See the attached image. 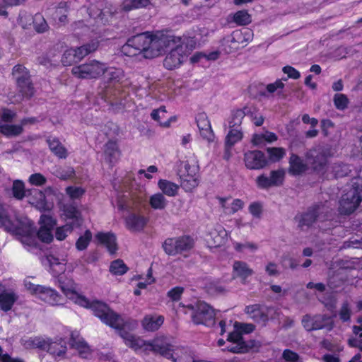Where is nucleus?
Returning <instances> with one entry per match:
<instances>
[{
    "mask_svg": "<svg viewBox=\"0 0 362 362\" xmlns=\"http://www.w3.org/2000/svg\"><path fill=\"white\" fill-rule=\"evenodd\" d=\"M206 290L211 295L218 294L225 291V287L217 281H211L206 286Z\"/></svg>",
    "mask_w": 362,
    "mask_h": 362,
    "instance_id": "59",
    "label": "nucleus"
},
{
    "mask_svg": "<svg viewBox=\"0 0 362 362\" xmlns=\"http://www.w3.org/2000/svg\"><path fill=\"white\" fill-rule=\"evenodd\" d=\"M47 143L50 150L59 158H64L67 156L66 148L61 144L59 141L55 138H49Z\"/></svg>",
    "mask_w": 362,
    "mask_h": 362,
    "instance_id": "42",
    "label": "nucleus"
},
{
    "mask_svg": "<svg viewBox=\"0 0 362 362\" xmlns=\"http://www.w3.org/2000/svg\"><path fill=\"white\" fill-rule=\"evenodd\" d=\"M62 216L65 220H70L71 223H69L74 227L81 224V213L72 204H66L63 206Z\"/></svg>",
    "mask_w": 362,
    "mask_h": 362,
    "instance_id": "28",
    "label": "nucleus"
},
{
    "mask_svg": "<svg viewBox=\"0 0 362 362\" xmlns=\"http://www.w3.org/2000/svg\"><path fill=\"white\" fill-rule=\"evenodd\" d=\"M74 226L71 224L66 223L63 226L57 228L55 232V237L58 240H64L69 233H71Z\"/></svg>",
    "mask_w": 362,
    "mask_h": 362,
    "instance_id": "53",
    "label": "nucleus"
},
{
    "mask_svg": "<svg viewBox=\"0 0 362 362\" xmlns=\"http://www.w3.org/2000/svg\"><path fill=\"white\" fill-rule=\"evenodd\" d=\"M92 233L89 230H86L76 240V249L80 251L86 250L92 240Z\"/></svg>",
    "mask_w": 362,
    "mask_h": 362,
    "instance_id": "47",
    "label": "nucleus"
},
{
    "mask_svg": "<svg viewBox=\"0 0 362 362\" xmlns=\"http://www.w3.org/2000/svg\"><path fill=\"white\" fill-rule=\"evenodd\" d=\"M164 251L169 255L179 254L178 244L176 238H168L163 244Z\"/></svg>",
    "mask_w": 362,
    "mask_h": 362,
    "instance_id": "49",
    "label": "nucleus"
},
{
    "mask_svg": "<svg viewBox=\"0 0 362 362\" xmlns=\"http://www.w3.org/2000/svg\"><path fill=\"white\" fill-rule=\"evenodd\" d=\"M148 4L149 0H124L121 8L107 5L103 8H100L94 6L90 8L89 16L97 21L105 24L113 18H118L122 11H129L132 9L145 7Z\"/></svg>",
    "mask_w": 362,
    "mask_h": 362,
    "instance_id": "4",
    "label": "nucleus"
},
{
    "mask_svg": "<svg viewBox=\"0 0 362 362\" xmlns=\"http://www.w3.org/2000/svg\"><path fill=\"white\" fill-rule=\"evenodd\" d=\"M334 103L337 109L344 110L347 107L349 100L345 95L337 93L334 97Z\"/></svg>",
    "mask_w": 362,
    "mask_h": 362,
    "instance_id": "63",
    "label": "nucleus"
},
{
    "mask_svg": "<svg viewBox=\"0 0 362 362\" xmlns=\"http://www.w3.org/2000/svg\"><path fill=\"white\" fill-rule=\"evenodd\" d=\"M164 317L161 315H147L142 322V325L146 330H157L163 323Z\"/></svg>",
    "mask_w": 362,
    "mask_h": 362,
    "instance_id": "35",
    "label": "nucleus"
},
{
    "mask_svg": "<svg viewBox=\"0 0 362 362\" xmlns=\"http://www.w3.org/2000/svg\"><path fill=\"white\" fill-rule=\"evenodd\" d=\"M333 153L328 147L318 146L308 153L307 160L315 170L320 172L325 166L327 158Z\"/></svg>",
    "mask_w": 362,
    "mask_h": 362,
    "instance_id": "13",
    "label": "nucleus"
},
{
    "mask_svg": "<svg viewBox=\"0 0 362 362\" xmlns=\"http://www.w3.org/2000/svg\"><path fill=\"white\" fill-rule=\"evenodd\" d=\"M255 182L257 187L260 189H269L272 187H274L269 176H267L265 174H262L257 177Z\"/></svg>",
    "mask_w": 362,
    "mask_h": 362,
    "instance_id": "58",
    "label": "nucleus"
},
{
    "mask_svg": "<svg viewBox=\"0 0 362 362\" xmlns=\"http://www.w3.org/2000/svg\"><path fill=\"white\" fill-rule=\"evenodd\" d=\"M13 197L18 199H21L25 196L24 183L21 180H15L12 187Z\"/></svg>",
    "mask_w": 362,
    "mask_h": 362,
    "instance_id": "55",
    "label": "nucleus"
},
{
    "mask_svg": "<svg viewBox=\"0 0 362 362\" xmlns=\"http://www.w3.org/2000/svg\"><path fill=\"white\" fill-rule=\"evenodd\" d=\"M66 192L71 199H80L84 194L85 190L82 187L71 186L66 189Z\"/></svg>",
    "mask_w": 362,
    "mask_h": 362,
    "instance_id": "60",
    "label": "nucleus"
},
{
    "mask_svg": "<svg viewBox=\"0 0 362 362\" xmlns=\"http://www.w3.org/2000/svg\"><path fill=\"white\" fill-rule=\"evenodd\" d=\"M325 206H317L312 211L303 214L299 221L301 227L309 226L315 221H324L325 220Z\"/></svg>",
    "mask_w": 362,
    "mask_h": 362,
    "instance_id": "25",
    "label": "nucleus"
},
{
    "mask_svg": "<svg viewBox=\"0 0 362 362\" xmlns=\"http://www.w3.org/2000/svg\"><path fill=\"white\" fill-rule=\"evenodd\" d=\"M48 260L49 262L52 270L55 274L62 273L65 271V264L64 262H60L58 258H56L54 256H50L48 258Z\"/></svg>",
    "mask_w": 362,
    "mask_h": 362,
    "instance_id": "57",
    "label": "nucleus"
},
{
    "mask_svg": "<svg viewBox=\"0 0 362 362\" xmlns=\"http://www.w3.org/2000/svg\"><path fill=\"white\" fill-rule=\"evenodd\" d=\"M249 211L255 218H260L262 216L263 206L260 202H255L250 204Z\"/></svg>",
    "mask_w": 362,
    "mask_h": 362,
    "instance_id": "64",
    "label": "nucleus"
},
{
    "mask_svg": "<svg viewBox=\"0 0 362 362\" xmlns=\"http://www.w3.org/2000/svg\"><path fill=\"white\" fill-rule=\"evenodd\" d=\"M268 162L276 163L282 159L286 155V150L281 147H269L267 148Z\"/></svg>",
    "mask_w": 362,
    "mask_h": 362,
    "instance_id": "45",
    "label": "nucleus"
},
{
    "mask_svg": "<svg viewBox=\"0 0 362 362\" xmlns=\"http://www.w3.org/2000/svg\"><path fill=\"white\" fill-rule=\"evenodd\" d=\"M228 238L226 230L221 225L211 228L206 236V242L209 247H218L224 245Z\"/></svg>",
    "mask_w": 362,
    "mask_h": 362,
    "instance_id": "18",
    "label": "nucleus"
},
{
    "mask_svg": "<svg viewBox=\"0 0 362 362\" xmlns=\"http://www.w3.org/2000/svg\"><path fill=\"white\" fill-rule=\"evenodd\" d=\"M180 179V186L185 192H192L199 185V173L178 174Z\"/></svg>",
    "mask_w": 362,
    "mask_h": 362,
    "instance_id": "31",
    "label": "nucleus"
},
{
    "mask_svg": "<svg viewBox=\"0 0 362 362\" xmlns=\"http://www.w3.org/2000/svg\"><path fill=\"white\" fill-rule=\"evenodd\" d=\"M158 187L162 192V194L168 197H175L177 195L179 185L167 180L160 179L158 182Z\"/></svg>",
    "mask_w": 362,
    "mask_h": 362,
    "instance_id": "39",
    "label": "nucleus"
},
{
    "mask_svg": "<svg viewBox=\"0 0 362 362\" xmlns=\"http://www.w3.org/2000/svg\"><path fill=\"white\" fill-rule=\"evenodd\" d=\"M219 201L220 204L224 209V211L229 214H233L238 212L245 206L244 202L240 199L230 200V199L221 198Z\"/></svg>",
    "mask_w": 362,
    "mask_h": 362,
    "instance_id": "32",
    "label": "nucleus"
},
{
    "mask_svg": "<svg viewBox=\"0 0 362 362\" xmlns=\"http://www.w3.org/2000/svg\"><path fill=\"white\" fill-rule=\"evenodd\" d=\"M29 202L34 205L40 211H50L53 207V203L45 199V194L39 189H33Z\"/></svg>",
    "mask_w": 362,
    "mask_h": 362,
    "instance_id": "23",
    "label": "nucleus"
},
{
    "mask_svg": "<svg viewBox=\"0 0 362 362\" xmlns=\"http://www.w3.org/2000/svg\"><path fill=\"white\" fill-rule=\"evenodd\" d=\"M129 270L128 267L122 259H117L110 263L109 271L112 275L122 276Z\"/></svg>",
    "mask_w": 362,
    "mask_h": 362,
    "instance_id": "43",
    "label": "nucleus"
},
{
    "mask_svg": "<svg viewBox=\"0 0 362 362\" xmlns=\"http://www.w3.org/2000/svg\"><path fill=\"white\" fill-rule=\"evenodd\" d=\"M59 283L60 289L68 299L81 307L91 309L103 322L115 329H120L119 335L125 344L135 351H152L173 362H206L198 359L192 350L173 344L166 337H157L148 341L135 337L124 330L123 320L120 316L112 311L105 303L98 300L90 301L82 295L78 285L73 279H60Z\"/></svg>",
    "mask_w": 362,
    "mask_h": 362,
    "instance_id": "1",
    "label": "nucleus"
},
{
    "mask_svg": "<svg viewBox=\"0 0 362 362\" xmlns=\"http://www.w3.org/2000/svg\"><path fill=\"white\" fill-rule=\"evenodd\" d=\"M18 22L23 28H28L33 23V16L25 11H21L19 13Z\"/></svg>",
    "mask_w": 362,
    "mask_h": 362,
    "instance_id": "52",
    "label": "nucleus"
},
{
    "mask_svg": "<svg viewBox=\"0 0 362 362\" xmlns=\"http://www.w3.org/2000/svg\"><path fill=\"white\" fill-rule=\"evenodd\" d=\"M120 151L115 141H108L104 147V158L110 164L115 163L119 158Z\"/></svg>",
    "mask_w": 362,
    "mask_h": 362,
    "instance_id": "29",
    "label": "nucleus"
},
{
    "mask_svg": "<svg viewBox=\"0 0 362 362\" xmlns=\"http://www.w3.org/2000/svg\"><path fill=\"white\" fill-rule=\"evenodd\" d=\"M148 223V218L141 213H131L125 218V226L132 232L142 231Z\"/></svg>",
    "mask_w": 362,
    "mask_h": 362,
    "instance_id": "19",
    "label": "nucleus"
},
{
    "mask_svg": "<svg viewBox=\"0 0 362 362\" xmlns=\"http://www.w3.org/2000/svg\"><path fill=\"white\" fill-rule=\"evenodd\" d=\"M144 202V197L141 193L126 192L118 195L117 206L118 209L122 211L136 210Z\"/></svg>",
    "mask_w": 362,
    "mask_h": 362,
    "instance_id": "16",
    "label": "nucleus"
},
{
    "mask_svg": "<svg viewBox=\"0 0 362 362\" xmlns=\"http://www.w3.org/2000/svg\"><path fill=\"white\" fill-rule=\"evenodd\" d=\"M244 115V112L242 110H236L233 111L231 115V119L229 122L230 127L232 128L240 126Z\"/></svg>",
    "mask_w": 362,
    "mask_h": 362,
    "instance_id": "61",
    "label": "nucleus"
},
{
    "mask_svg": "<svg viewBox=\"0 0 362 362\" xmlns=\"http://www.w3.org/2000/svg\"><path fill=\"white\" fill-rule=\"evenodd\" d=\"M167 113L165 107L161 106L160 107L153 110L151 113V118L158 122L160 126L163 127H170L172 122L176 121L175 117H170L166 120H163L165 118V115Z\"/></svg>",
    "mask_w": 362,
    "mask_h": 362,
    "instance_id": "33",
    "label": "nucleus"
},
{
    "mask_svg": "<svg viewBox=\"0 0 362 362\" xmlns=\"http://www.w3.org/2000/svg\"><path fill=\"white\" fill-rule=\"evenodd\" d=\"M286 172L284 169H278L270 172L269 177L274 187L280 186L283 184Z\"/></svg>",
    "mask_w": 362,
    "mask_h": 362,
    "instance_id": "51",
    "label": "nucleus"
},
{
    "mask_svg": "<svg viewBox=\"0 0 362 362\" xmlns=\"http://www.w3.org/2000/svg\"><path fill=\"white\" fill-rule=\"evenodd\" d=\"M277 136L268 131H264L263 132L256 133L252 136V143L255 146L263 145L265 143H272L277 140Z\"/></svg>",
    "mask_w": 362,
    "mask_h": 362,
    "instance_id": "37",
    "label": "nucleus"
},
{
    "mask_svg": "<svg viewBox=\"0 0 362 362\" xmlns=\"http://www.w3.org/2000/svg\"><path fill=\"white\" fill-rule=\"evenodd\" d=\"M234 248L235 250L240 252H255L258 249V246L257 244L254 243L246 242L245 243H234Z\"/></svg>",
    "mask_w": 362,
    "mask_h": 362,
    "instance_id": "56",
    "label": "nucleus"
},
{
    "mask_svg": "<svg viewBox=\"0 0 362 362\" xmlns=\"http://www.w3.org/2000/svg\"><path fill=\"white\" fill-rule=\"evenodd\" d=\"M354 332L356 336H358V339H349V344L351 346L358 347L362 351V325L354 326Z\"/></svg>",
    "mask_w": 362,
    "mask_h": 362,
    "instance_id": "54",
    "label": "nucleus"
},
{
    "mask_svg": "<svg viewBox=\"0 0 362 362\" xmlns=\"http://www.w3.org/2000/svg\"><path fill=\"white\" fill-rule=\"evenodd\" d=\"M103 74H105V78L110 83L119 82L124 76V72L122 69L115 67H107V66L106 70Z\"/></svg>",
    "mask_w": 362,
    "mask_h": 362,
    "instance_id": "40",
    "label": "nucleus"
},
{
    "mask_svg": "<svg viewBox=\"0 0 362 362\" xmlns=\"http://www.w3.org/2000/svg\"><path fill=\"white\" fill-rule=\"evenodd\" d=\"M106 70V64L98 60H91L87 63L73 67V75L79 78H98Z\"/></svg>",
    "mask_w": 362,
    "mask_h": 362,
    "instance_id": "11",
    "label": "nucleus"
},
{
    "mask_svg": "<svg viewBox=\"0 0 362 362\" xmlns=\"http://www.w3.org/2000/svg\"><path fill=\"white\" fill-rule=\"evenodd\" d=\"M304 328L308 331L326 329L327 331L333 328V319L324 315L315 316L305 315L302 320Z\"/></svg>",
    "mask_w": 362,
    "mask_h": 362,
    "instance_id": "14",
    "label": "nucleus"
},
{
    "mask_svg": "<svg viewBox=\"0 0 362 362\" xmlns=\"http://www.w3.org/2000/svg\"><path fill=\"white\" fill-rule=\"evenodd\" d=\"M253 270L249 265L242 261H235L233 264V277L240 279L243 283H245L246 279L252 276Z\"/></svg>",
    "mask_w": 362,
    "mask_h": 362,
    "instance_id": "27",
    "label": "nucleus"
},
{
    "mask_svg": "<svg viewBox=\"0 0 362 362\" xmlns=\"http://www.w3.org/2000/svg\"><path fill=\"white\" fill-rule=\"evenodd\" d=\"M22 132L21 125L0 122V132L6 136H16L21 134Z\"/></svg>",
    "mask_w": 362,
    "mask_h": 362,
    "instance_id": "41",
    "label": "nucleus"
},
{
    "mask_svg": "<svg viewBox=\"0 0 362 362\" xmlns=\"http://www.w3.org/2000/svg\"><path fill=\"white\" fill-rule=\"evenodd\" d=\"M176 239L177 244H178L179 253L189 250L194 245L193 240L189 236H182L176 238Z\"/></svg>",
    "mask_w": 362,
    "mask_h": 362,
    "instance_id": "50",
    "label": "nucleus"
},
{
    "mask_svg": "<svg viewBox=\"0 0 362 362\" xmlns=\"http://www.w3.org/2000/svg\"><path fill=\"white\" fill-rule=\"evenodd\" d=\"M18 298V296L13 290L0 285V308L2 310H11Z\"/></svg>",
    "mask_w": 362,
    "mask_h": 362,
    "instance_id": "21",
    "label": "nucleus"
},
{
    "mask_svg": "<svg viewBox=\"0 0 362 362\" xmlns=\"http://www.w3.org/2000/svg\"><path fill=\"white\" fill-rule=\"evenodd\" d=\"M33 26L35 30L37 33H44L48 30V25L43 17V16L40 13H36L33 16Z\"/></svg>",
    "mask_w": 362,
    "mask_h": 362,
    "instance_id": "48",
    "label": "nucleus"
},
{
    "mask_svg": "<svg viewBox=\"0 0 362 362\" xmlns=\"http://www.w3.org/2000/svg\"><path fill=\"white\" fill-rule=\"evenodd\" d=\"M177 174H196L199 173V164L194 155L186 157L185 160L180 161L177 166Z\"/></svg>",
    "mask_w": 362,
    "mask_h": 362,
    "instance_id": "24",
    "label": "nucleus"
},
{
    "mask_svg": "<svg viewBox=\"0 0 362 362\" xmlns=\"http://www.w3.org/2000/svg\"><path fill=\"white\" fill-rule=\"evenodd\" d=\"M233 21L238 25H248L251 22V16L245 10L238 11L233 14Z\"/></svg>",
    "mask_w": 362,
    "mask_h": 362,
    "instance_id": "46",
    "label": "nucleus"
},
{
    "mask_svg": "<svg viewBox=\"0 0 362 362\" xmlns=\"http://www.w3.org/2000/svg\"><path fill=\"white\" fill-rule=\"evenodd\" d=\"M195 47L196 40L194 37H180L179 42L168 47L170 51L163 61V66L170 70L179 67Z\"/></svg>",
    "mask_w": 362,
    "mask_h": 362,
    "instance_id": "5",
    "label": "nucleus"
},
{
    "mask_svg": "<svg viewBox=\"0 0 362 362\" xmlns=\"http://www.w3.org/2000/svg\"><path fill=\"white\" fill-rule=\"evenodd\" d=\"M95 238L98 243L104 245L111 254L117 250L116 237L112 233L99 232L95 235Z\"/></svg>",
    "mask_w": 362,
    "mask_h": 362,
    "instance_id": "26",
    "label": "nucleus"
},
{
    "mask_svg": "<svg viewBox=\"0 0 362 362\" xmlns=\"http://www.w3.org/2000/svg\"><path fill=\"white\" fill-rule=\"evenodd\" d=\"M99 46V40L98 39H93L89 42L77 47L76 49L71 48L67 49L66 55H75L76 59L81 60L90 53L95 52Z\"/></svg>",
    "mask_w": 362,
    "mask_h": 362,
    "instance_id": "20",
    "label": "nucleus"
},
{
    "mask_svg": "<svg viewBox=\"0 0 362 362\" xmlns=\"http://www.w3.org/2000/svg\"><path fill=\"white\" fill-rule=\"evenodd\" d=\"M13 76L23 95L30 97L33 94V90L27 69L22 65H16L13 69Z\"/></svg>",
    "mask_w": 362,
    "mask_h": 362,
    "instance_id": "15",
    "label": "nucleus"
},
{
    "mask_svg": "<svg viewBox=\"0 0 362 362\" xmlns=\"http://www.w3.org/2000/svg\"><path fill=\"white\" fill-rule=\"evenodd\" d=\"M71 346L76 349L80 356L83 358H88L92 355V351L87 344L80 337L78 332L70 333Z\"/></svg>",
    "mask_w": 362,
    "mask_h": 362,
    "instance_id": "22",
    "label": "nucleus"
},
{
    "mask_svg": "<svg viewBox=\"0 0 362 362\" xmlns=\"http://www.w3.org/2000/svg\"><path fill=\"white\" fill-rule=\"evenodd\" d=\"M252 37L253 33L248 28L235 30L230 35L223 39V45L229 47L228 49L226 48V51L230 52L238 49L240 45L244 47L252 40Z\"/></svg>",
    "mask_w": 362,
    "mask_h": 362,
    "instance_id": "12",
    "label": "nucleus"
},
{
    "mask_svg": "<svg viewBox=\"0 0 362 362\" xmlns=\"http://www.w3.org/2000/svg\"><path fill=\"white\" fill-rule=\"evenodd\" d=\"M245 166L250 170H261L268 165L265 154L259 150H250L244 153Z\"/></svg>",
    "mask_w": 362,
    "mask_h": 362,
    "instance_id": "17",
    "label": "nucleus"
},
{
    "mask_svg": "<svg viewBox=\"0 0 362 362\" xmlns=\"http://www.w3.org/2000/svg\"><path fill=\"white\" fill-rule=\"evenodd\" d=\"M362 201V178H355L353 187L341 197L339 201V211L341 214L349 215L353 213Z\"/></svg>",
    "mask_w": 362,
    "mask_h": 362,
    "instance_id": "7",
    "label": "nucleus"
},
{
    "mask_svg": "<svg viewBox=\"0 0 362 362\" xmlns=\"http://www.w3.org/2000/svg\"><path fill=\"white\" fill-rule=\"evenodd\" d=\"M24 286L25 289L32 295L49 305H59L63 304L62 297L55 290L49 287L34 284L29 279L24 280Z\"/></svg>",
    "mask_w": 362,
    "mask_h": 362,
    "instance_id": "9",
    "label": "nucleus"
},
{
    "mask_svg": "<svg viewBox=\"0 0 362 362\" xmlns=\"http://www.w3.org/2000/svg\"><path fill=\"white\" fill-rule=\"evenodd\" d=\"M307 165L296 154H291L289 160V173L294 175H300L307 170Z\"/></svg>",
    "mask_w": 362,
    "mask_h": 362,
    "instance_id": "38",
    "label": "nucleus"
},
{
    "mask_svg": "<svg viewBox=\"0 0 362 362\" xmlns=\"http://www.w3.org/2000/svg\"><path fill=\"white\" fill-rule=\"evenodd\" d=\"M235 330L230 333L227 340L231 343L228 349L233 353H243L247 351L248 346L243 341L242 334L252 332L255 327L252 324L235 322Z\"/></svg>",
    "mask_w": 362,
    "mask_h": 362,
    "instance_id": "10",
    "label": "nucleus"
},
{
    "mask_svg": "<svg viewBox=\"0 0 362 362\" xmlns=\"http://www.w3.org/2000/svg\"><path fill=\"white\" fill-rule=\"evenodd\" d=\"M54 175L62 180H66L71 177L74 173V169L71 168H57L54 172Z\"/></svg>",
    "mask_w": 362,
    "mask_h": 362,
    "instance_id": "62",
    "label": "nucleus"
},
{
    "mask_svg": "<svg viewBox=\"0 0 362 362\" xmlns=\"http://www.w3.org/2000/svg\"><path fill=\"white\" fill-rule=\"evenodd\" d=\"M180 42V36L163 31L145 32L129 38L122 46V52L129 56L142 51L146 58H155L163 54L168 47Z\"/></svg>",
    "mask_w": 362,
    "mask_h": 362,
    "instance_id": "2",
    "label": "nucleus"
},
{
    "mask_svg": "<svg viewBox=\"0 0 362 362\" xmlns=\"http://www.w3.org/2000/svg\"><path fill=\"white\" fill-rule=\"evenodd\" d=\"M40 229L36 233L33 222L27 217L22 218L13 231L17 238L29 252H37L40 250L39 241L49 243L53 240L52 229L57 221L52 216L42 214L40 216Z\"/></svg>",
    "mask_w": 362,
    "mask_h": 362,
    "instance_id": "3",
    "label": "nucleus"
},
{
    "mask_svg": "<svg viewBox=\"0 0 362 362\" xmlns=\"http://www.w3.org/2000/svg\"><path fill=\"white\" fill-rule=\"evenodd\" d=\"M66 341L62 337H57L54 341L41 338H34L25 340L24 346L29 348H40L47 350L52 355L55 356H63L66 351Z\"/></svg>",
    "mask_w": 362,
    "mask_h": 362,
    "instance_id": "8",
    "label": "nucleus"
},
{
    "mask_svg": "<svg viewBox=\"0 0 362 362\" xmlns=\"http://www.w3.org/2000/svg\"><path fill=\"white\" fill-rule=\"evenodd\" d=\"M177 312L189 313L192 322L197 325L210 326L214 324V310L204 302L197 301L194 304L187 305L180 303Z\"/></svg>",
    "mask_w": 362,
    "mask_h": 362,
    "instance_id": "6",
    "label": "nucleus"
},
{
    "mask_svg": "<svg viewBox=\"0 0 362 362\" xmlns=\"http://www.w3.org/2000/svg\"><path fill=\"white\" fill-rule=\"evenodd\" d=\"M243 138V133L240 129L238 128L232 127L231 129L228 133L226 138V153H225V158L229 159L230 149L233 146H234L236 143L240 141Z\"/></svg>",
    "mask_w": 362,
    "mask_h": 362,
    "instance_id": "30",
    "label": "nucleus"
},
{
    "mask_svg": "<svg viewBox=\"0 0 362 362\" xmlns=\"http://www.w3.org/2000/svg\"><path fill=\"white\" fill-rule=\"evenodd\" d=\"M245 313L254 320L265 321L267 316L262 312L261 307L259 305H252L245 308Z\"/></svg>",
    "mask_w": 362,
    "mask_h": 362,
    "instance_id": "44",
    "label": "nucleus"
},
{
    "mask_svg": "<svg viewBox=\"0 0 362 362\" xmlns=\"http://www.w3.org/2000/svg\"><path fill=\"white\" fill-rule=\"evenodd\" d=\"M168 204V201L161 192L151 195L148 198V204L153 210L163 211Z\"/></svg>",
    "mask_w": 362,
    "mask_h": 362,
    "instance_id": "36",
    "label": "nucleus"
},
{
    "mask_svg": "<svg viewBox=\"0 0 362 362\" xmlns=\"http://www.w3.org/2000/svg\"><path fill=\"white\" fill-rule=\"evenodd\" d=\"M67 4L61 2L59 6L49 9V13L54 21L57 24H64L66 22Z\"/></svg>",
    "mask_w": 362,
    "mask_h": 362,
    "instance_id": "34",
    "label": "nucleus"
}]
</instances>
